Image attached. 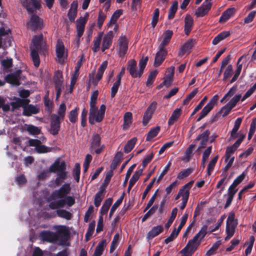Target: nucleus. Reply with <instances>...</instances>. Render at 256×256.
Segmentation results:
<instances>
[{"label": "nucleus", "instance_id": "17", "mask_svg": "<svg viewBox=\"0 0 256 256\" xmlns=\"http://www.w3.org/2000/svg\"><path fill=\"white\" fill-rule=\"evenodd\" d=\"M173 32L172 30H166L164 32L162 36L159 38L161 41L158 47L166 48V46L168 44L172 37Z\"/></svg>", "mask_w": 256, "mask_h": 256}, {"label": "nucleus", "instance_id": "55", "mask_svg": "<svg viewBox=\"0 0 256 256\" xmlns=\"http://www.w3.org/2000/svg\"><path fill=\"white\" fill-rule=\"evenodd\" d=\"M160 129H150L148 132L146 138V141H150L154 138L156 137Z\"/></svg>", "mask_w": 256, "mask_h": 256}, {"label": "nucleus", "instance_id": "33", "mask_svg": "<svg viewBox=\"0 0 256 256\" xmlns=\"http://www.w3.org/2000/svg\"><path fill=\"white\" fill-rule=\"evenodd\" d=\"M137 138L135 137L128 140L124 147V152L126 154L130 152L134 147Z\"/></svg>", "mask_w": 256, "mask_h": 256}, {"label": "nucleus", "instance_id": "5", "mask_svg": "<svg viewBox=\"0 0 256 256\" xmlns=\"http://www.w3.org/2000/svg\"><path fill=\"white\" fill-rule=\"evenodd\" d=\"M113 32L110 30L103 36V32H100L94 38L93 41L92 50L94 52H98L101 49L102 52L109 48L112 44Z\"/></svg>", "mask_w": 256, "mask_h": 256}, {"label": "nucleus", "instance_id": "16", "mask_svg": "<svg viewBox=\"0 0 256 256\" xmlns=\"http://www.w3.org/2000/svg\"><path fill=\"white\" fill-rule=\"evenodd\" d=\"M244 139V136H242L240 138L238 139V140L232 146L227 147L226 152V162L231 158V154H233L236 150L239 147Z\"/></svg>", "mask_w": 256, "mask_h": 256}, {"label": "nucleus", "instance_id": "45", "mask_svg": "<svg viewBox=\"0 0 256 256\" xmlns=\"http://www.w3.org/2000/svg\"><path fill=\"white\" fill-rule=\"evenodd\" d=\"M198 238H197V236H194L192 240H190L188 243L187 244L188 246L190 249L193 250H195L197 246L200 245V242L199 241L198 243H196Z\"/></svg>", "mask_w": 256, "mask_h": 256}, {"label": "nucleus", "instance_id": "49", "mask_svg": "<svg viewBox=\"0 0 256 256\" xmlns=\"http://www.w3.org/2000/svg\"><path fill=\"white\" fill-rule=\"evenodd\" d=\"M242 58H243V56H241L238 60L237 70L236 72V73H235L234 76H233V78H232V79L231 80V82H230L231 83L236 81L240 74V73L242 69V64H239V63H240V62L242 60Z\"/></svg>", "mask_w": 256, "mask_h": 256}, {"label": "nucleus", "instance_id": "32", "mask_svg": "<svg viewBox=\"0 0 256 256\" xmlns=\"http://www.w3.org/2000/svg\"><path fill=\"white\" fill-rule=\"evenodd\" d=\"M182 113V110L180 108H176L172 112L170 118L168 120V124L171 126L180 117Z\"/></svg>", "mask_w": 256, "mask_h": 256}, {"label": "nucleus", "instance_id": "19", "mask_svg": "<svg viewBox=\"0 0 256 256\" xmlns=\"http://www.w3.org/2000/svg\"><path fill=\"white\" fill-rule=\"evenodd\" d=\"M101 138L100 136L98 134H93L91 140V146L90 148L95 150V152L96 154H100L102 152V148H98L100 144Z\"/></svg>", "mask_w": 256, "mask_h": 256}, {"label": "nucleus", "instance_id": "1", "mask_svg": "<svg viewBox=\"0 0 256 256\" xmlns=\"http://www.w3.org/2000/svg\"><path fill=\"white\" fill-rule=\"evenodd\" d=\"M70 191V184L65 183L60 188L54 190L47 198V202H49V208L56 210V212L57 216L66 220H71L72 214L63 208L66 206L70 208L76 203L73 196H68Z\"/></svg>", "mask_w": 256, "mask_h": 256}, {"label": "nucleus", "instance_id": "50", "mask_svg": "<svg viewBox=\"0 0 256 256\" xmlns=\"http://www.w3.org/2000/svg\"><path fill=\"white\" fill-rule=\"evenodd\" d=\"M114 175V172H112V170H108L104 182L102 183V186H100L102 188H106L108 186L110 183L111 178Z\"/></svg>", "mask_w": 256, "mask_h": 256}, {"label": "nucleus", "instance_id": "25", "mask_svg": "<svg viewBox=\"0 0 256 256\" xmlns=\"http://www.w3.org/2000/svg\"><path fill=\"white\" fill-rule=\"evenodd\" d=\"M163 230L164 228L161 225H158L157 226H154L148 232L146 238L148 240H151L162 233Z\"/></svg>", "mask_w": 256, "mask_h": 256}, {"label": "nucleus", "instance_id": "2", "mask_svg": "<svg viewBox=\"0 0 256 256\" xmlns=\"http://www.w3.org/2000/svg\"><path fill=\"white\" fill-rule=\"evenodd\" d=\"M70 236V232L65 226H57L56 232L43 230L40 234L41 240L44 242L59 245H64Z\"/></svg>", "mask_w": 256, "mask_h": 256}, {"label": "nucleus", "instance_id": "62", "mask_svg": "<svg viewBox=\"0 0 256 256\" xmlns=\"http://www.w3.org/2000/svg\"><path fill=\"white\" fill-rule=\"evenodd\" d=\"M124 125L126 126H129L132 123V114L131 112H128L124 116Z\"/></svg>", "mask_w": 256, "mask_h": 256}, {"label": "nucleus", "instance_id": "54", "mask_svg": "<svg viewBox=\"0 0 256 256\" xmlns=\"http://www.w3.org/2000/svg\"><path fill=\"white\" fill-rule=\"evenodd\" d=\"M51 149V148L48 147L44 145H42L41 144H39V146L37 148H35L36 152L39 154L50 152Z\"/></svg>", "mask_w": 256, "mask_h": 256}, {"label": "nucleus", "instance_id": "39", "mask_svg": "<svg viewBox=\"0 0 256 256\" xmlns=\"http://www.w3.org/2000/svg\"><path fill=\"white\" fill-rule=\"evenodd\" d=\"M234 214L231 213L230 216H228L226 220V226H234V228L236 227L238 224L237 220L234 219Z\"/></svg>", "mask_w": 256, "mask_h": 256}, {"label": "nucleus", "instance_id": "35", "mask_svg": "<svg viewBox=\"0 0 256 256\" xmlns=\"http://www.w3.org/2000/svg\"><path fill=\"white\" fill-rule=\"evenodd\" d=\"M177 213L178 208H173L171 212L170 216V217L168 222L164 225V227L168 229L171 226L172 223L174 221L176 216Z\"/></svg>", "mask_w": 256, "mask_h": 256}, {"label": "nucleus", "instance_id": "10", "mask_svg": "<svg viewBox=\"0 0 256 256\" xmlns=\"http://www.w3.org/2000/svg\"><path fill=\"white\" fill-rule=\"evenodd\" d=\"M128 40L124 36H121L118 40L116 52L120 57L124 56L128 49Z\"/></svg>", "mask_w": 256, "mask_h": 256}, {"label": "nucleus", "instance_id": "29", "mask_svg": "<svg viewBox=\"0 0 256 256\" xmlns=\"http://www.w3.org/2000/svg\"><path fill=\"white\" fill-rule=\"evenodd\" d=\"M184 32L186 35H188L193 26V19L189 15L186 16L184 20Z\"/></svg>", "mask_w": 256, "mask_h": 256}, {"label": "nucleus", "instance_id": "22", "mask_svg": "<svg viewBox=\"0 0 256 256\" xmlns=\"http://www.w3.org/2000/svg\"><path fill=\"white\" fill-rule=\"evenodd\" d=\"M194 45V42L193 40H190L186 42L180 50L178 55L180 56H182L184 54L190 52L191 48Z\"/></svg>", "mask_w": 256, "mask_h": 256}, {"label": "nucleus", "instance_id": "26", "mask_svg": "<svg viewBox=\"0 0 256 256\" xmlns=\"http://www.w3.org/2000/svg\"><path fill=\"white\" fill-rule=\"evenodd\" d=\"M106 190L104 188H100V190L94 196V204L96 207H98L104 198Z\"/></svg>", "mask_w": 256, "mask_h": 256}, {"label": "nucleus", "instance_id": "48", "mask_svg": "<svg viewBox=\"0 0 256 256\" xmlns=\"http://www.w3.org/2000/svg\"><path fill=\"white\" fill-rule=\"evenodd\" d=\"M80 164L76 163L74 170V178L76 182H78L80 178Z\"/></svg>", "mask_w": 256, "mask_h": 256}, {"label": "nucleus", "instance_id": "47", "mask_svg": "<svg viewBox=\"0 0 256 256\" xmlns=\"http://www.w3.org/2000/svg\"><path fill=\"white\" fill-rule=\"evenodd\" d=\"M158 208V206L154 205L144 216L142 218V222H145L148 218L154 214Z\"/></svg>", "mask_w": 256, "mask_h": 256}, {"label": "nucleus", "instance_id": "57", "mask_svg": "<svg viewBox=\"0 0 256 256\" xmlns=\"http://www.w3.org/2000/svg\"><path fill=\"white\" fill-rule=\"evenodd\" d=\"M92 158V156L90 154H86L85 160H84V162L83 164L84 172H87V170L89 166H90V164L91 162Z\"/></svg>", "mask_w": 256, "mask_h": 256}, {"label": "nucleus", "instance_id": "14", "mask_svg": "<svg viewBox=\"0 0 256 256\" xmlns=\"http://www.w3.org/2000/svg\"><path fill=\"white\" fill-rule=\"evenodd\" d=\"M157 103L156 102H152L148 108L144 116L142 123L144 126H146L148 121L151 118L152 115L156 109Z\"/></svg>", "mask_w": 256, "mask_h": 256}, {"label": "nucleus", "instance_id": "61", "mask_svg": "<svg viewBox=\"0 0 256 256\" xmlns=\"http://www.w3.org/2000/svg\"><path fill=\"white\" fill-rule=\"evenodd\" d=\"M246 176L244 172H243L241 174L238 176L236 178L234 179L232 184V186L236 187L240 184L244 180Z\"/></svg>", "mask_w": 256, "mask_h": 256}, {"label": "nucleus", "instance_id": "7", "mask_svg": "<svg viewBox=\"0 0 256 256\" xmlns=\"http://www.w3.org/2000/svg\"><path fill=\"white\" fill-rule=\"evenodd\" d=\"M11 105L13 107H23V114L26 116H30L33 114H36L38 112V108L32 105H28L23 106V101L20 99L17 98L16 100L15 104L12 103Z\"/></svg>", "mask_w": 256, "mask_h": 256}, {"label": "nucleus", "instance_id": "23", "mask_svg": "<svg viewBox=\"0 0 256 256\" xmlns=\"http://www.w3.org/2000/svg\"><path fill=\"white\" fill-rule=\"evenodd\" d=\"M107 61H104L100 66V68L98 69L96 79L94 78L92 80V83L94 84V85L96 86L98 84V82L100 80H101V78L102 77L104 72L106 70V68H107Z\"/></svg>", "mask_w": 256, "mask_h": 256}, {"label": "nucleus", "instance_id": "34", "mask_svg": "<svg viewBox=\"0 0 256 256\" xmlns=\"http://www.w3.org/2000/svg\"><path fill=\"white\" fill-rule=\"evenodd\" d=\"M124 192H123L122 195L112 205L109 214V218H110L114 212L117 209V208L120 206V204L122 203L124 196Z\"/></svg>", "mask_w": 256, "mask_h": 256}, {"label": "nucleus", "instance_id": "37", "mask_svg": "<svg viewBox=\"0 0 256 256\" xmlns=\"http://www.w3.org/2000/svg\"><path fill=\"white\" fill-rule=\"evenodd\" d=\"M178 8V2L177 1L174 2L172 4L170 7L168 11V18L171 20L174 16L175 14L177 11Z\"/></svg>", "mask_w": 256, "mask_h": 256}, {"label": "nucleus", "instance_id": "63", "mask_svg": "<svg viewBox=\"0 0 256 256\" xmlns=\"http://www.w3.org/2000/svg\"><path fill=\"white\" fill-rule=\"evenodd\" d=\"M94 211V208L92 206H90L86 212L85 213L84 216V222H88L90 220V216L92 214Z\"/></svg>", "mask_w": 256, "mask_h": 256}, {"label": "nucleus", "instance_id": "6", "mask_svg": "<svg viewBox=\"0 0 256 256\" xmlns=\"http://www.w3.org/2000/svg\"><path fill=\"white\" fill-rule=\"evenodd\" d=\"M148 58H142L139 62L138 68H137V62L134 60H130L128 62L127 70L130 76L134 78H140L146 66Z\"/></svg>", "mask_w": 256, "mask_h": 256}, {"label": "nucleus", "instance_id": "31", "mask_svg": "<svg viewBox=\"0 0 256 256\" xmlns=\"http://www.w3.org/2000/svg\"><path fill=\"white\" fill-rule=\"evenodd\" d=\"M106 245V240H103L100 242L96 248L94 256H101Z\"/></svg>", "mask_w": 256, "mask_h": 256}, {"label": "nucleus", "instance_id": "59", "mask_svg": "<svg viewBox=\"0 0 256 256\" xmlns=\"http://www.w3.org/2000/svg\"><path fill=\"white\" fill-rule=\"evenodd\" d=\"M12 58L3 60L1 62L2 66L4 68V70H7L12 66Z\"/></svg>", "mask_w": 256, "mask_h": 256}, {"label": "nucleus", "instance_id": "12", "mask_svg": "<svg viewBox=\"0 0 256 256\" xmlns=\"http://www.w3.org/2000/svg\"><path fill=\"white\" fill-rule=\"evenodd\" d=\"M22 5L26 8L30 13L34 12L38 10L41 6V0H20Z\"/></svg>", "mask_w": 256, "mask_h": 256}, {"label": "nucleus", "instance_id": "9", "mask_svg": "<svg viewBox=\"0 0 256 256\" xmlns=\"http://www.w3.org/2000/svg\"><path fill=\"white\" fill-rule=\"evenodd\" d=\"M240 98V94L234 96L226 106L220 109L218 112L220 114L224 117L229 114L232 108L236 106Z\"/></svg>", "mask_w": 256, "mask_h": 256}, {"label": "nucleus", "instance_id": "40", "mask_svg": "<svg viewBox=\"0 0 256 256\" xmlns=\"http://www.w3.org/2000/svg\"><path fill=\"white\" fill-rule=\"evenodd\" d=\"M194 169L192 168H188L180 171L178 175L177 178L179 180L183 179L184 178L188 176L192 172Z\"/></svg>", "mask_w": 256, "mask_h": 256}, {"label": "nucleus", "instance_id": "8", "mask_svg": "<svg viewBox=\"0 0 256 256\" xmlns=\"http://www.w3.org/2000/svg\"><path fill=\"white\" fill-rule=\"evenodd\" d=\"M219 96L218 94L214 95L212 99L210 100L206 105L204 106L201 111L200 116L197 119V121L199 122L203 118L206 117L208 114L213 109L214 106L216 104Z\"/></svg>", "mask_w": 256, "mask_h": 256}, {"label": "nucleus", "instance_id": "27", "mask_svg": "<svg viewBox=\"0 0 256 256\" xmlns=\"http://www.w3.org/2000/svg\"><path fill=\"white\" fill-rule=\"evenodd\" d=\"M235 12V9L234 8H228L224 11L221 16L220 22H225L228 20L230 18L232 17Z\"/></svg>", "mask_w": 256, "mask_h": 256}, {"label": "nucleus", "instance_id": "56", "mask_svg": "<svg viewBox=\"0 0 256 256\" xmlns=\"http://www.w3.org/2000/svg\"><path fill=\"white\" fill-rule=\"evenodd\" d=\"M156 178H153L152 179V181L150 182L147 186L146 188L145 189L144 192L142 194V200H144L146 198V195L148 194V192L150 190L151 188L153 186L156 180Z\"/></svg>", "mask_w": 256, "mask_h": 256}, {"label": "nucleus", "instance_id": "41", "mask_svg": "<svg viewBox=\"0 0 256 256\" xmlns=\"http://www.w3.org/2000/svg\"><path fill=\"white\" fill-rule=\"evenodd\" d=\"M238 129H232L231 132L230 136L229 138V140H233L236 138H240L242 136L245 138V134L242 133L240 132H238Z\"/></svg>", "mask_w": 256, "mask_h": 256}, {"label": "nucleus", "instance_id": "42", "mask_svg": "<svg viewBox=\"0 0 256 256\" xmlns=\"http://www.w3.org/2000/svg\"><path fill=\"white\" fill-rule=\"evenodd\" d=\"M88 14L86 13L84 17H80L76 20V27L85 28V25L86 22Z\"/></svg>", "mask_w": 256, "mask_h": 256}, {"label": "nucleus", "instance_id": "15", "mask_svg": "<svg viewBox=\"0 0 256 256\" xmlns=\"http://www.w3.org/2000/svg\"><path fill=\"white\" fill-rule=\"evenodd\" d=\"M212 4L210 1L205 0L203 4L196 10V15L198 17H202L206 14L211 8Z\"/></svg>", "mask_w": 256, "mask_h": 256}, {"label": "nucleus", "instance_id": "52", "mask_svg": "<svg viewBox=\"0 0 256 256\" xmlns=\"http://www.w3.org/2000/svg\"><path fill=\"white\" fill-rule=\"evenodd\" d=\"M158 74V72L156 70L152 71L150 72V75L148 76L146 84L148 86H150L152 85L154 82V80L155 79L156 75Z\"/></svg>", "mask_w": 256, "mask_h": 256}, {"label": "nucleus", "instance_id": "11", "mask_svg": "<svg viewBox=\"0 0 256 256\" xmlns=\"http://www.w3.org/2000/svg\"><path fill=\"white\" fill-rule=\"evenodd\" d=\"M56 60L60 63H63L67 58V54L65 50L63 42L60 40L57 42L56 45Z\"/></svg>", "mask_w": 256, "mask_h": 256}, {"label": "nucleus", "instance_id": "30", "mask_svg": "<svg viewBox=\"0 0 256 256\" xmlns=\"http://www.w3.org/2000/svg\"><path fill=\"white\" fill-rule=\"evenodd\" d=\"M230 33L228 31L222 32L216 36L212 42L214 45H216L222 40L228 37Z\"/></svg>", "mask_w": 256, "mask_h": 256}, {"label": "nucleus", "instance_id": "3", "mask_svg": "<svg viewBox=\"0 0 256 256\" xmlns=\"http://www.w3.org/2000/svg\"><path fill=\"white\" fill-rule=\"evenodd\" d=\"M98 94V91L95 90L92 92L90 96L89 122L92 124L96 122H100L102 120L106 108V106L102 104L100 110H98L96 104Z\"/></svg>", "mask_w": 256, "mask_h": 256}, {"label": "nucleus", "instance_id": "60", "mask_svg": "<svg viewBox=\"0 0 256 256\" xmlns=\"http://www.w3.org/2000/svg\"><path fill=\"white\" fill-rule=\"evenodd\" d=\"M2 108L4 112H6L10 110V104L5 103L4 99L0 96V108Z\"/></svg>", "mask_w": 256, "mask_h": 256}, {"label": "nucleus", "instance_id": "24", "mask_svg": "<svg viewBox=\"0 0 256 256\" xmlns=\"http://www.w3.org/2000/svg\"><path fill=\"white\" fill-rule=\"evenodd\" d=\"M210 132L208 130H206L202 134H199L195 140L196 141L201 140L199 149L204 148L207 144Z\"/></svg>", "mask_w": 256, "mask_h": 256}, {"label": "nucleus", "instance_id": "43", "mask_svg": "<svg viewBox=\"0 0 256 256\" xmlns=\"http://www.w3.org/2000/svg\"><path fill=\"white\" fill-rule=\"evenodd\" d=\"M218 156H216L210 161V163L208 164L207 168V170L208 174L209 176L211 174L212 172L213 171L216 164V163L217 160H218Z\"/></svg>", "mask_w": 256, "mask_h": 256}, {"label": "nucleus", "instance_id": "38", "mask_svg": "<svg viewBox=\"0 0 256 256\" xmlns=\"http://www.w3.org/2000/svg\"><path fill=\"white\" fill-rule=\"evenodd\" d=\"M78 108H76L72 110L68 116V120L72 123H75L78 120Z\"/></svg>", "mask_w": 256, "mask_h": 256}, {"label": "nucleus", "instance_id": "18", "mask_svg": "<svg viewBox=\"0 0 256 256\" xmlns=\"http://www.w3.org/2000/svg\"><path fill=\"white\" fill-rule=\"evenodd\" d=\"M62 74L60 71H58L56 72L54 76V82L56 85V99H58L61 92V86L62 83Z\"/></svg>", "mask_w": 256, "mask_h": 256}, {"label": "nucleus", "instance_id": "46", "mask_svg": "<svg viewBox=\"0 0 256 256\" xmlns=\"http://www.w3.org/2000/svg\"><path fill=\"white\" fill-rule=\"evenodd\" d=\"M159 14L160 12L158 8H156L154 10L151 22V25L152 28H154L156 26L158 21Z\"/></svg>", "mask_w": 256, "mask_h": 256}, {"label": "nucleus", "instance_id": "28", "mask_svg": "<svg viewBox=\"0 0 256 256\" xmlns=\"http://www.w3.org/2000/svg\"><path fill=\"white\" fill-rule=\"evenodd\" d=\"M77 2H74L71 4L70 8L68 13V17L70 21L74 22L77 14Z\"/></svg>", "mask_w": 256, "mask_h": 256}, {"label": "nucleus", "instance_id": "13", "mask_svg": "<svg viewBox=\"0 0 256 256\" xmlns=\"http://www.w3.org/2000/svg\"><path fill=\"white\" fill-rule=\"evenodd\" d=\"M27 25L28 28L33 30L41 29L43 27V20L37 16L32 15Z\"/></svg>", "mask_w": 256, "mask_h": 256}, {"label": "nucleus", "instance_id": "51", "mask_svg": "<svg viewBox=\"0 0 256 256\" xmlns=\"http://www.w3.org/2000/svg\"><path fill=\"white\" fill-rule=\"evenodd\" d=\"M122 10H116L111 16L110 22V24H114V22L116 23V22L120 16L122 14Z\"/></svg>", "mask_w": 256, "mask_h": 256}, {"label": "nucleus", "instance_id": "4", "mask_svg": "<svg viewBox=\"0 0 256 256\" xmlns=\"http://www.w3.org/2000/svg\"><path fill=\"white\" fill-rule=\"evenodd\" d=\"M47 47L42 34L34 36L32 40V44L30 47L31 56L34 65L38 67L40 65V60L38 52L44 54Z\"/></svg>", "mask_w": 256, "mask_h": 256}, {"label": "nucleus", "instance_id": "58", "mask_svg": "<svg viewBox=\"0 0 256 256\" xmlns=\"http://www.w3.org/2000/svg\"><path fill=\"white\" fill-rule=\"evenodd\" d=\"M221 242L220 240L217 241L216 242H215L210 248L207 252L206 255L208 256H210L213 254L218 248Z\"/></svg>", "mask_w": 256, "mask_h": 256}, {"label": "nucleus", "instance_id": "53", "mask_svg": "<svg viewBox=\"0 0 256 256\" xmlns=\"http://www.w3.org/2000/svg\"><path fill=\"white\" fill-rule=\"evenodd\" d=\"M208 226L206 225L203 226L199 232L196 234L194 236H197V238H200V241L207 234Z\"/></svg>", "mask_w": 256, "mask_h": 256}, {"label": "nucleus", "instance_id": "21", "mask_svg": "<svg viewBox=\"0 0 256 256\" xmlns=\"http://www.w3.org/2000/svg\"><path fill=\"white\" fill-rule=\"evenodd\" d=\"M20 70H18L14 74H8L5 78L7 82L15 86L19 85L20 74Z\"/></svg>", "mask_w": 256, "mask_h": 256}, {"label": "nucleus", "instance_id": "20", "mask_svg": "<svg viewBox=\"0 0 256 256\" xmlns=\"http://www.w3.org/2000/svg\"><path fill=\"white\" fill-rule=\"evenodd\" d=\"M158 51L156 54L154 65L155 66H159L164 60L168 52L166 48L158 47Z\"/></svg>", "mask_w": 256, "mask_h": 256}, {"label": "nucleus", "instance_id": "64", "mask_svg": "<svg viewBox=\"0 0 256 256\" xmlns=\"http://www.w3.org/2000/svg\"><path fill=\"white\" fill-rule=\"evenodd\" d=\"M179 191L182 192L180 196L182 197V200H188L190 195L189 190L182 186Z\"/></svg>", "mask_w": 256, "mask_h": 256}, {"label": "nucleus", "instance_id": "36", "mask_svg": "<svg viewBox=\"0 0 256 256\" xmlns=\"http://www.w3.org/2000/svg\"><path fill=\"white\" fill-rule=\"evenodd\" d=\"M95 221L92 222L88 226L87 232L85 235L86 241H88L92 236L95 228Z\"/></svg>", "mask_w": 256, "mask_h": 256}, {"label": "nucleus", "instance_id": "44", "mask_svg": "<svg viewBox=\"0 0 256 256\" xmlns=\"http://www.w3.org/2000/svg\"><path fill=\"white\" fill-rule=\"evenodd\" d=\"M120 239V235L118 234H116L113 238L112 241L111 243L110 252L112 253L116 248L118 245V242Z\"/></svg>", "mask_w": 256, "mask_h": 256}]
</instances>
